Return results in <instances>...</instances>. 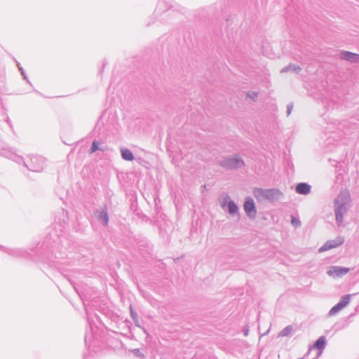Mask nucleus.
Segmentation results:
<instances>
[{
  "instance_id": "obj_1",
  "label": "nucleus",
  "mask_w": 359,
  "mask_h": 359,
  "mask_svg": "<svg viewBox=\"0 0 359 359\" xmlns=\"http://www.w3.org/2000/svg\"><path fill=\"white\" fill-rule=\"evenodd\" d=\"M351 296L349 294L345 295L341 297L339 302L333 306L330 311V315L333 316L344 309L350 302Z\"/></svg>"
},
{
  "instance_id": "obj_2",
  "label": "nucleus",
  "mask_w": 359,
  "mask_h": 359,
  "mask_svg": "<svg viewBox=\"0 0 359 359\" xmlns=\"http://www.w3.org/2000/svg\"><path fill=\"white\" fill-rule=\"evenodd\" d=\"M343 239L337 238L335 240L328 241L320 249L319 252H324L337 248L343 243Z\"/></svg>"
},
{
  "instance_id": "obj_3",
  "label": "nucleus",
  "mask_w": 359,
  "mask_h": 359,
  "mask_svg": "<svg viewBox=\"0 0 359 359\" xmlns=\"http://www.w3.org/2000/svg\"><path fill=\"white\" fill-rule=\"evenodd\" d=\"M349 271L348 268H341L339 266H332L328 271V274L331 276L339 277L347 273Z\"/></svg>"
},
{
  "instance_id": "obj_4",
  "label": "nucleus",
  "mask_w": 359,
  "mask_h": 359,
  "mask_svg": "<svg viewBox=\"0 0 359 359\" xmlns=\"http://www.w3.org/2000/svg\"><path fill=\"white\" fill-rule=\"evenodd\" d=\"M243 163L238 158H230L224 163V167L226 168H236L243 165Z\"/></svg>"
},
{
  "instance_id": "obj_5",
  "label": "nucleus",
  "mask_w": 359,
  "mask_h": 359,
  "mask_svg": "<svg viewBox=\"0 0 359 359\" xmlns=\"http://www.w3.org/2000/svg\"><path fill=\"white\" fill-rule=\"evenodd\" d=\"M244 210L248 216L252 217L255 215V207L252 199L248 200L244 203Z\"/></svg>"
},
{
  "instance_id": "obj_6",
  "label": "nucleus",
  "mask_w": 359,
  "mask_h": 359,
  "mask_svg": "<svg viewBox=\"0 0 359 359\" xmlns=\"http://www.w3.org/2000/svg\"><path fill=\"white\" fill-rule=\"evenodd\" d=\"M341 58L348 60L351 62H358L359 61V55L354 54L348 51H345L341 53Z\"/></svg>"
},
{
  "instance_id": "obj_7",
  "label": "nucleus",
  "mask_w": 359,
  "mask_h": 359,
  "mask_svg": "<svg viewBox=\"0 0 359 359\" xmlns=\"http://www.w3.org/2000/svg\"><path fill=\"white\" fill-rule=\"evenodd\" d=\"M310 190V186L306 183H300L296 187V191L299 194H307Z\"/></svg>"
},
{
  "instance_id": "obj_8",
  "label": "nucleus",
  "mask_w": 359,
  "mask_h": 359,
  "mask_svg": "<svg viewBox=\"0 0 359 359\" xmlns=\"http://www.w3.org/2000/svg\"><path fill=\"white\" fill-rule=\"evenodd\" d=\"M261 193L263 194L264 196H265L266 198H272L275 196H277L278 194V191L273 189H268L264 191H261Z\"/></svg>"
},
{
  "instance_id": "obj_9",
  "label": "nucleus",
  "mask_w": 359,
  "mask_h": 359,
  "mask_svg": "<svg viewBox=\"0 0 359 359\" xmlns=\"http://www.w3.org/2000/svg\"><path fill=\"white\" fill-rule=\"evenodd\" d=\"M325 344V338L324 337H320L316 342L315 347L318 348L320 352L319 354L321 353L324 346Z\"/></svg>"
},
{
  "instance_id": "obj_10",
  "label": "nucleus",
  "mask_w": 359,
  "mask_h": 359,
  "mask_svg": "<svg viewBox=\"0 0 359 359\" xmlns=\"http://www.w3.org/2000/svg\"><path fill=\"white\" fill-rule=\"evenodd\" d=\"M121 155L123 158H124L126 161H132L134 158L133 154L132 152L128 149H123L121 151Z\"/></svg>"
},
{
  "instance_id": "obj_11",
  "label": "nucleus",
  "mask_w": 359,
  "mask_h": 359,
  "mask_svg": "<svg viewBox=\"0 0 359 359\" xmlns=\"http://www.w3.org/2000/svg\"><path fill=\"white\" fill-rule=\"evenodd\" d=\"M228 208H229V212L231 214H234L238 210V208H237L236 205L232 201H230L229 203Z\"/></svg>"
},
{
  "instance_id": "obj_12",
  "label": "nucleus",
  "mask_w": 359,
  "mask_h": 359,
  "mask_svg": "<svg viewBox=\"0 0 359 359\" xmlns=\"http://www.w3.org/2000/svg\"><path fill=\"white\" fill-rule=\"evenodd\" d=\"M344 210V208L342 207H341L336 212V219L339 222H341L342 220V215H343Z\"/></svg>"
},
{
  "instance_id": "obj_13",
  "label": "nucleus",
  "mask_w": 359,
  "mask_h": 359,
  "mask_svg": "<svg viewBox=\"0 0 359 359\" xmlns=\"http://www.w3.org/2000/svg\"><path fill=\"white\" fill-rule=\"evenodd\" d=\"M99 149L98 143L96 141H94L92 144V147L90 149V153H93Z\"/></svg>"
},
{
  "instance_id": "obj_14",
  "label": "nucleus",
  "mask_w": 359,
  "mask_h": 359,
  "mask_svg": "<svg viewBox=\"0 0 359 359\" xmlns=\"http://www.w3.org/2000/svg\"><path fill=\"white\" fill-rule=\"evenodd\" d=\"M292 224L295 226H298L300 225V222L299 220H298L297 219L294 218V217H292Z\"/></svg>"
},
{
  "instance_id": "obj_15",
  "label": "nucleus",
  "mask_w": 359,
  "mask_h": 359,
  "mask_svg": "<svg viewBox=\"0 0 359 359\" xmlns=\"http://www.w3.org/2000/svg\"><path fill=\"white\" fill-rule=\"evenodd\" d=\"M108 222V217L107 215H105V224H107Z\"/></svg>"
}]
</instances>
